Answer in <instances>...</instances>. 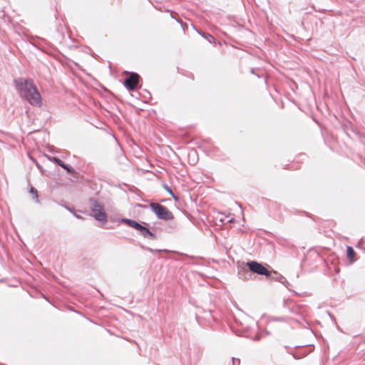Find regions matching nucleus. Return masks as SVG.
Instances as JSON below:
<instances>
[{
    "label": "nucleus",
    "instance_id": "obj_5",
    "mask_svg": "<svg viewBox=\"0 0 365 365\" xmlns=\"http://www.w3.org/2000/svg\"><path fill=\"white\" fill-rule=\"evenodd\" d=\"M91 212L93 217L98 221L104 222L106 220V215L103 211V206L97 202L92 204Z\"/></svg>",
    "mask_w": 365,
    "mask_h": 365
},
{
    "label": "nucleus",
    "instance_id": "obj_8",
    "mask_svg": "<svg viewBox=\"0 0 365 365\" xmlns=\"http://www.w3.org/2000/svg\"><path fill=\"white\" fill-rule=\"evenodd\" d=\"M346 250H347V257H348V259L350 260L351 262H353L354 261H355V256H356L355 251L350 246H347Z\"/></svg>",
    "mask_w": 365,
    "mask_h": 365
},
{
    "label": "nucleus",
    "instance_id": "obj_10",
    "mask_svg": "<svg viewBox=\"0 0 365 365\" xmlns=\"http://www.w3.org/2000/svg\"><path fill=\"white\" fill-rule=\"evenodd\" d=\"M30 192L34 199H36V200L38 199V192H37V190L34 187H31Z\"/></svg>",
    "mask_w": 365,
    "mask_h": 365
},
{
    "label": "nucleus",
    "instance_id": "obj_2",
    "mask_svg": "<svg viewBox=\"0 0 365 365\" xmlns=\"http://www.w3.org/2000/svg\"><path fill=\"white\" fill-rule=\"evenodd\" d=\"M150 207L159 219L171 220L174 217L173 213L166 207L159 203L152 202Z\"/></svg>",
    "mask_w": 365,
    "mask_h": 365
},
{
    "label": "nucleus",
    "instance_id": "obj_7",
    "mask_svg": "<svg viewBox=\"0 0 365 365\" xmlns=\"http://www.w3.org/2000/svg\"><path fill=\"white\" fill-rule=\"evenodd\" d=\"M123 222H125L127 225L138 231H140V228H142L143 226L138 222L128 219L123 220Z\"/></svg>",
    "mask_w": 365,
    "mask_h": 365
},
{
    "label": "nucleus",
    "instance_id": "obj_6",
    "mask_svg": "<svg viewBox=\"0 0 365 365\" xmlns=\"http://www.w3.org/2000/svg\"><path fill=\"white\" fill-rule=\"evenodd\" d=\"M139 232L145 238H148V239H151V240L155 239V235L153 232H151L145 227L142 226V228H140Z\"/></svg>",
    "mask_w": 365,
    "mask_h": 365
},
{
    "label": "nucleus",
    "instance_id": "obj_3",
    "mask_svg": "<svg viewBox=\"0 0 365 365\" xmlns=\"http://www.w3.org/2000/svg\"><path fill=\"white\" fill-rule=\"evenodd\" d=\"M247 267L254 273L260 274V275H264L266 277L270 276V272L264 267L262 264L255 262V261H251L248 262L247 263Z\"/></svg>",
    "mask_w": 365,
    "mask_h": 365
},
{
    "label": "nucleus",
    "instance_id": "obj_11",
    "mask_svg": "<svg viewBox=\"0 0 365 365\" xmlns=\"http://www.w3.org/2000/svg\"><path fill=\"white\" fill-rule=\"evenodd\" d=\"M203 36L208 40V41L212 42L215 41V38L209 34H204Z\"/></svg>",
    "mask_w": 365,
    "mask_h": 365
},
{
    "label": "nucleus",
    "instance_id": "obj_9",
    "mask_svg": "<svg viewBox=\"0 0 365 365\" xmlns=\"http://www.w3.org/2000/svg\"><path fill=\"white\" fill-rule=\"evenodd\" d=\"M53 161L55 163H56L58 165H60L61 168H63V169L66 170L68 173L71 172L70 168L68 165H66V164H64L63 163V161L61 160L60 159L56 158H53Z\"/></svg>",
    "mask_w": 365,
    "mask_h": 365
},
{
    "label": "nucleus",
    "instance_id": "obj_4",
    "mask_svg": "<svg viewBox=\"0 0 365 365\" xmlns=\"http://www.w3.org/2000/svg\"><path fill=\"white\" fill-rule=\"evenodd\" d=\"M140 76L136 73H130L124 81V86L129 91H135L139 83Z\"/></svg>",
    "mask_w": 365,
    "mask_h": 365
},
{
    "label": "nucleus",
    "instance_id": "obj_1",
    "mask_svg": "<svg viewBox=\"0 0 365 365\" xmlns=\"http://www.w3.org/2000/svg\"><path fill=\"white\" fill-rule=\"evenodd\" d=\"M20 95L31 106L41 107L42 98L34 82L29 79L20 78L15 81Z\"/></svg>",
    "mask_w": 365,
    "mask_h": 365
}]
</instances>
